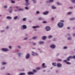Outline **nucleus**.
Instances as JSON below:
<instances>
[{"label": "nucleus", "instance_id": "4c0bfd02", "mask_svg": "<svg viewBox=\"0 0 75 75\" xmlns=\"http://www.w3.org/2000/svg\"><path fill=\"white\" fill-rule=\"evenodd\" d=\"M57 5H61V4L59 3V2H58L57 3Z\"/></svg>", "mask_w": 75, "mask_h": 75}, {"label": "nucleus", "instance_id": "69168bd1", "mask_svg": "<svg viewBox=\"0 0 75 75\" xmlns=\"http://www.w3.org/2000/svg\"><path fill=\"white\" fill-rule=\"evenodd\" d=\"M10 8H12V7H11Z\"/></svg>", "mask_w": 75, "mask_h": 75}, {"label": "nucleus", "instance_id": "6ab92c4d", "mask_svg": "<svg viewBox=\"0 0 75 75\" xmlns=\"http://www.w3.org/2000/svg\"><path fill=\"white\" fill-rule=\"evenodd\" d=\"M6 18L8 19H11L12 18L10 16H7Z\"/></svg>", "mask_w": 75, "mask_h": 75}, {"label": "nucleus", "instance_id": "bb28decb", "mask_svg": "<svg viewBox=\"0 0 75 75\" xmlns=\"http://www.w3.org/2000/svg\"><path fill=\"white\" fill-rule=\"evenodd\" d=\"M53 1H54V0H50V1H49V2H50V3H52V2H53Z\"/></svg>", "mask_w": 75, "mask_h": 75}, {"label": "nucleus", "instance_id": "ea45409f", "mask_svg": "<svg viewBox=\"0 0 75 75\" xmlns=\"http://www.w3.org/2000/svg\"><path fill=\"white\" fill-rule=\"evenodd\" d=\"M25 9L26 10H28V9H29V8H28L27 7H25Z\"/></svg>", "mask_w": 75, "mask_h": 75}, {"label": "nucleus", "instance_id": "39448f33", "mask_svg": "<svg viewBox=\"0 0 75 75\" xmlns=\"http://www.w3.org/2000/svg\"><path fill=\"white\" fill-rule=\"evenodd\" d=\"M33 53L32 54V55H33V56H34V55H38V54L36 53H35L34 52H33Z\"/></svg>", "mask_w": 75, "mask_h": 75}, {"label": "nucleus", "instance_id": "e433bc0d", "mask_svg": "<svg viewBox=\"0 0 75 75\" xmlns=\"http://www.w3.org/2000/svg\"><path fill=\"white\" fill-rule=\"evenodd\" d=\"M68 14L70 15L71 14H72V12H69L68 13Z\"/></svg>", "mask_w": 75, "mask_h": 75}, {"label": "nucleus", "instance_id": "680f3d73", "mask_svg": "<svg viewBox=\"0 0 75 75\" xmlns=\"http://www.w3.org/2000/svg\"><path fill=\"white\" fill-rule=\"evenodd\" d=\"M26 36H27V35H28V34H26Z\"/></svg>", "mask_w": 75, "mask_h": 75}, {"label": "nucleus", "instance_id": "09e8293b", "mask_svg": "<svg viewBox=\"0 0 75 75\" xmlns=\"http://www.w3.org/2000/svg\"><path fill=\"white\" fill-rule=\"evenodd\" d=\"M33 45H36V43H33Z\"/></svg>", "mask_w": 75, "mask_h": 75}, {"label": "nucleus", "instance_id": "b1692460", "mask_svg": "<svg viewBox=\"0 0 75 75\" xmlns=\"http://www.w3.org/2000/svg\"><path fill=\"white\" fill-rule=\"evenodd\" d=\"M6 63L5 62H3L2 63V65H6Z\"/></svg>", "mask_w": 75, "mask_h": 75}, {"label": "nucleus", "instance_id": "a211bd4d", "mask_svg": "<svg viewBox=\"0 0 75 75\" xmlns=\"http://www.w3.org/2000/svg\"><path fill=\"white\" fill-rule=\"evenodd\" d=\"M37 38V37H34L33 38V40H36Z\"/></svg>", "mask_w": 75, "mask_h": 75}, {"label": "nucleus", "instance_id": "4d7b16f0", "mask_svg": "<svg viewBox=\"0 0 75 75\" xmlns=\"http://www.w3.org/2000/svg\"><path fill=\"white\" fill-rule=\"evenodd\" d=\"M61 21L62 22H64V21H62V20H61Z\"/></svg>", "mask_w": 75, "mask_h": 75}, {"label": "nucleus", "instance_id": "4be33fe9", "mask_svg": "<svg viewBox=\"0 0 75 75\" xmlns=\"http://www.w3.org/2000/svg\"><path fill=\"white\" fill-rule=\"evenodd\" d=\"M52 65H53L54 66H55L56 65V63H52Z\"/></svg>", "mask_w": 75, "mask_h": 75}, {"label": "nucleus", "instance_id": "338daca9", "mask_svg": "<svg viewBox=\"0 0 75 75\" xmlns=\"http://www.w3.org/2000/svg\"><path fill=\"white\" fill-rule=\"evenodd\" d=\"M3 69H4V67L3 68Z\"/></svg>", "mask_w": 75, "mask_h": 75}, {"label": "nucleus", "instance_id": "c85d7f7f", "mask_svg": "<svg viewBox=\"0 0 75 75\" xmlns=\"http://www.w3.org/2000/svg\"><path fill=\"white\" fill-rule=\"evenodd\" d=\"M18 10L19 11H23V9H21V8H20Z\"/></svg>", "mask_w": 75, "mask_h": 75}, {"label": "nucleus", "instance_id": "79ce46f5", "mask_svg": "<svg viewBox=\"0 0 75 75\" xmlns=\"http://www.w3.org/2000/svg\"><path fill=\"white\" fill-rule=\"evenodd\" d=\"M9 48L10 49H11V46H9Z\"/></svg>", "mask_w": 75, "mask_h": 75}, {"label": "nucleus", "instance_id": "de8ad7c7", "mask_svg": "<svg viewBox=\"0 0 75 75\" xmlns=\"http://www.w3.org/2000/svg\"><path fill=\"white\" fill-rule=\"evenodd\" d=\"M58 61H61L62 60H61V59H59L58 60Z\"/></svg>", "mask_w": 75, "mask_h": 75}, {"label": "nucleus", "instance_id": "ddd939ff", "mask_svg": "<svg viewBox=\"0 0 75 75\" xmlns=\"http://www.w3.org/2000/svg\"><path fill=\"white\" fill-rule=\"evenodd\" d=\"M42 66L43 68H46L47 67L46 66H45V63H43Z\"/></svg>", "mask_w": 75, "mask_h": 75}, {"label": "nucleus", "instance_id": "e2e57ef3", "mask_svg": "<svg viewBox=\"0 0 75 75\" xmlns=\"http://www.w3.org/2000/svg\"><path fill=\"white\" fill-rule=\"evenodd\" d=\"M1 15H0V17H1Z\"/></svg>", "mask_w": 75, "mask_h": 75}, {"label": "nucleus", "instance_id": "dca6fc26", "mask_svg": "<svg viewBox=\"0 0 75 75\" xmlns=\"http://www.w3.org/2000/svg\"><path fill=\"white\" fill-rule=\"evenodd\" d=\"M18 18V16H16L14 17V20H17Z\"/></svg>", "mask_w": 75, "mask_h": 75}, {"label": "nucleus", "instance_id": "9b49d317", "mask_svg": "<svg viewBox=\"0 0 75 75\" xmlns=\"http://www.w3.org/2000/svg\"><path fill=\"white\" fill-rule=\"evenodd\" d=\"M48 14V12L46 11L43 13V14L44 15H47V14Z\"/></svg>", "mask_w": 75, "mask_h": 75}, {"label": "nucleus", "instance_id": "603ef678", "mask_svg": "<svg viewBox=\"0 0 75 75\" xmlns=\"http://www.w3.org/2000/svg\"><path fill=\"white\" fill-rule=\"evenodd\" d=\"M21 55V54L20 53L18 54V55L19 56H20V55Z\"/></svg>", "mask_w": 75, "mask_h": 75}, {"label": "nucleus", "instance_id": "5701e85b", "mask_svg": "<svg viewBox=\"0 0 75 75\" xmlns=\"http://www.w3.org/2000/svg\"><path fill=\"white\" fill-rule=\"evenodd\" d=\"M71 57V59H72V58H73L74 59H75V56H74L73 57L71 56V57Z\"/></svg>", "mask_w": 75, "mask_h": 75}, {"label": "nucleus", "instance_id": "aec40b11", "mask_svg": "<svg viewBox=\"0 0 75 75\" xmlns=\"http://www.w3.org/2000/svg\"><path fill=\"white\" fill-rule=\"evenodd\" d=\"M52 9H56V8H56V7H55L54 6H52Z\"/></svg>", "mask_w": 75, "mask_h": 75}, {"label": "nucleus", "instance_id": "3c124183", "mask_svg": "<svg viewBox=\"0 0 75 75\" xmlns=\"http://www.w3.org/2000/svg\"><path fill=\"white\" fill-rule=\"evenodd\" d=\"M52 20L53 21L54 20V18H52Z\"/></svg>", "mask_w": 75, "mask_h": 75}, {"label": "nucleus", "instance_id": "412c9836", "mask_svg": "<svg viewBox=\"0 0 75 75\" xmlns=\"http://www.w3.org/2000/svg\"><path fill=\"white\" fill-rule=\"evenodd\" d=\"M39 26H33V28H39Z\"/></svg>", "mask_w": 75, "mask_h": 75}, {"label": "nucleus", "instance_id": "864d4df0", "mask_svg": "<svg viewBox=\"0 0 75 75\" xmlns=\"http://www.w3.org/2000/svg\"><path fill=\"white\" fill-rule=\"evenodd\" d=\"M70 8H71V9H72V8H73L72 7H70Z\"/></svg>", "mask_w": 75, "mask_h": 75}, {"label": "nucleus", "instance_id": "c03bdc74", "mask_svg": "<svg viewBox=\"0 0 75 75\" xmlns=\"http://www.w3.org/2000/svg\"><path fill=\"white\" fill-rule=\"evenodd\" d=\"M67 47H64V49H67Z\"/></svg>", "mask_w": 75, "mask_h": 75}, {"label": "nucleus", "instance_id": "f704fd0d", "mask_svg": "<svg viewBox=\"0 0 75 75\" xmlns=\"http://www.w3.org/2000/svg\"><path fill=\"white\" fill-rule=\"evenodd\" d=\"M71 20H75V18H71L70 19Z\"/></svg>", "mask_w": 75, "mask_h": 75}, {"label": "nucleus", "instance_id": "473e14b6", "mask_svg": "<svg viewBox=\"0 0 75 75\" xmlns=\"http://www.w3.org/2000/svg\"><path fill=\"white\" fill-rule=\"evenodd\" d=\"M36 69H37V70H39L40 69V68L39 67H37L36 68Z\"/></svg>", "mask_w": 75, "mask_h": 75}, {"label": "nucleus", "instance_id": "4468645a", "mask_svg": "<svg viewBox=\"0 0 75 75\" xmlns=\"http://www.w3.org/2000/svg\"><path fill=\"white\" fill-rule=\"evenodd\" d=\"M25 75V73H21L20 74H19V75Z\"/></svg>", "mask_w": 75, "mask_h": 75}, {"label": "nucleus", "instance_id": "bf43d9fd", "mask_svg": "<svg viewBox=\"0 0 75 75\" xmlns=\"http://www.w3.org/2000/svg\"><path fill=\"white\" fill-rule=\"evenodd\" d=\"M6 28L7 29H8V26L7 27H6Z\"/></svg>", "mask_w": 75, "mask_h": 75}, {"label": "nucleus", "instance_id": "423d86ee", "mask_svg": "<svg viewBox=\"0 0 75 75\" xmlns=\"http://www.w3.org/2000/svg\"><path fill=\"white\" fill-rule=\"evenodd\" d=\"M50 47L51 48H52L54 49V48H55V45H52Z\"/></svg>", "mask_w": 75, "mask_h": 75}, {"label": "nucleus", "instance_id": "6e6d98bb", "mask_svg": "<svg viewBox=\"0 0 75 75\" xmlns=\"http://www.w3.org/2000/svg\"><path fill=\"white\" fill-rule=\"evenodd\" d=\"M36 3V1H34V3Z\"/></svg>", "mask_w": 75, "mask_h": 75}, {"label": "nucleus", "instance_id": "13d9d810", "mask_svg": "<svg viewBox=\"0 0 75 75\" xmlns=\"http://www.w3.org/2000/svg\"><path fill=\"white\" fill-rule=\"evenodd\" d=\"M73 36H75V33H74L73 34Z\"/></svg>", "mask_w": 75, "mask_h": 75}, {"label": "nucleus", "instance_id": "a19ab883", "mask_svg": "<svg viewBox=\"0 0 75 75\" xmlns=\"http://www.w3.org/2000/svg\"><path fill=\"white\" fill-rule=\"evenodd\" d=\"M36 13L37 14H39V13H40V12H39V11H37Z\"/></svg>", "mask_w": 75, "mask_h": 75}, {"label": "nucleus", "instance_id": "774afa93", "mask_svg": "<svg viewBox=\"0 0 75 75\" xmlns=\"http://www.w3.org/2000/svg\"><path fill=\"white\" fill-rule=\"evenodd\" d=\"M59 54H57V55H59Z\"/></svg>", "mask_w": 75, "mask_h": 75}, {"label": "nucleus", "instance_id": "c756f323", "mask_svg": "<svg viewBox=\"0 0 75 75\" xmlns=\"http://www.w3.org/2000/svg\"><path fill=\"white\" fill-rule=\"evenodd\" d=\"M52 36H51V35L49 36L48 37L49 38H52Z\"/></svg>", "mask_w": 75, "mask_h": 75}, {"label": "nucleus", "instance_id": "0e129e2a", "mask_svg": "<svg viewBox=\"0 0 75 75\" xmlns=\"http://www.w3.org/2000/svg\"><path fill=\"white\" fill-rule=\"evenodd\" d=\"M15 11H17V10H15Z\"/></svg>", "mask_w": 75, "mask_h": 75}, {"label": "nucleus", "instance_id": "0eeeda50", "mask_svg": "<svg viewBox=\"0 0 75 75\" xmlns=\"http://www.w3.org/2000/svg\"><path fill=\"white\" fill-rule=\"evenodd\" d=\"M64 62H66V63L67 64H71V63L67 62V60H64Z\"/></svg>", "mask_w": 75, "mask_h": 75}, {"label": "nucleus", "instance_id": "f8f14e48", "mask_svg": "<svg viewBox=\"0 0 75 75\" xmlns=\"http://www.w3.org/2000/svg\"><path fill=\"white\" fill-rule=\"evenodd\" d=\"M26 58L27 59H28L30 58V55L29 54H28L26 56Z\"/></svg>", "mask_w": 75, "mask_h": 75}, {"label": "nucleus", "instance_id": "a878e982", "mask_svg": "<svg viewBox=\"0 0 75 75\" xmlns=\"http://www.w3.org/2000/svg\"><path fill=\"white\" fill-rule=\"evenodd\" d=\"M43 43L44 42H39V44H43Z\"/></svg>", "mask_w": 75, "mask_h": 75}, {"label": "nucleus", "instance_id": "f257e3e1", "mask_svg": "<svg viewBox=\"0 0 75 75\" xmlns=\"http://www.w3.org/2000/svg\"><path fill=\"white\" fill-rule=\"evenodd\" d=\"M58 25L60 28H62V27H63L64 26V23L60 22L58 24Z\"/></svg>", "mask_w": 75, "mask_h": 75}, {"label": "nucleus", "instance_id": "1a4fd4ad", "mask_svg": "<svg viewBox=\"0 0 75 75\" xmlns=\"http://www.w3.org/2000/svg\"><path fill=\"white\" fill-rule=\"evenodd\" d=\"M26 3L25 4V5L27 6H28V1H29V0H26Z\"/></svg>", "mask_w": 75, "mask_h": 75}, {"label": "nucleus", "instance_id": "49530a36", "mask_svg": "<svg viewBox=\"0 0 75 75\" xmlns=\"http://www.w3.org/2000/svg\"><path fill=\"white\" fill-rule=\"evenodd\" d=\"M11 12H12V10H11L9 11V13H11Z\"/></svg>", "mask_w": 75, "mask_h": 75}, {"label": "nucleus", "instance_id": "393cba45", "mask_svg": "<svg viewBox=\"0 0 75 75\" xmlns=\"http://www.w3.org/2000/svg\"><path fill=\"white\" fill-rule=\"evenodd\" d=\"M23 20L24 21H26V18H24L23 19Z\"/></svg>", "mask_w": 75, "mask_h": 75}, {"label": "nucleus", "instance_id": "a18cd8bd", "mask_svg": "<svg viewBox=\"0 0 75 75\" xmlns=\"http://www.w3.org/2000/svg\"><path fill=\"white\" fill-rule=\"evenodd\" d=\"M47 23V21H44L43 22V23Z\"/></svg>", "mask_w": 75, "mask_h": 75}, {"label": "nucleus", "instance_id": "9d476101", "mask_svg": "<svg viewBox=\"0 0 75 75\" xmlns=\"http://www.w3.org/2000/svg\"><path fill=\"white\" fill-rule=\"evenodd\" d=\"M62 65L58 63L57 64V67H62Z\"/></svg>", "mask_w": 75, "mask_h": 75}, {"label": "nucleus", "instance_id": "7ed1b4c3", "mask_svg": "<svg viewBox=\"0 0 75 75\" xmlns=\"http://www.w3.org/2000/svg\"><path fill=\"white\" fill-rule=\"evenodd\" d=\"M2 50L3 51H8V50L7 49L5 48H3L2 49Z\"/></svg>", "mask_w": 75, "mask_h": 75}, {"label": "nucleus", "instance_id": "37998d69", "mask_svg": "<svg viewBox=\"0 0 75 75\" xmlns=\"http://www.w3.org/2000/svg\"><path fill=\"white\" fill-rule=\"evenodd\" d=\"M28 38H25V39H24V40H27Z\"/></svg>", "mask_w": 75, "mask_h": 75}, {"label": "nucleus", "instance_id": "2f4dec72", "mask_svg": "<svg viewBox=\"0 0 75 75\" xmlns=\"http://www.w3.org/2000/svg\"><path fill=\"white\" fill-rule=\"evenodd\" d=\"M33 72H37V70H33Z\"/></svg>", "mask_w": 75, "mask_h": 75}, {"label": "nucleus", "instance_id": "f3484780", "mask_svg": "<svg viewBox=\"0 0 75 75\" xmlns=\"http://www.w3.org/2000/svg\"><path fill=\"white\" fill-rule=\"evenodd\" d=\"M42 39L43 40H45V39H46V37L45 36H43L42 38Z\"/></svg>", "mask_w": 75, "mask_h": 75}, {"label": "nucleus", "instance_id": "2eb2a0df", "mask_svg": "<svg viewBox=\"0 0 75 75\" xmlns=\"http://www.w3.org/2000/svg\"><path fill=\"white\" fill-rule=\"evenodd\" d=\"M71 57V56H70L69 57L67 58V61H69L70 59V58L71 59V57Z\"/></svg>", "mask_w": 75, "mask_h": 75}, {"label": "nucleus", "instance_id": "6e6552de", "mask_svg": "<svg viewBox=\"0 0 75 75\" xmlns=\"http://www.w3.org/2000/svg\"><path fill=\"white\" fill-rule=\"evenodd\" d=\"M23 28L24 29H27V27L26 25H23Z\"/></svg>", "mask_w": 75, "mask_h": 75}, {"label": "nucleus", "instance_id": "58836bf2", "mask_svg": "<svg viewBox=\"0 0 75 75\" xmlns=\"http://www.w3.org/2000/svg\"><path fill=\"white\" fill-rule=\"evenodd\" d=\"M68 40H71V38L70 37L69 38H68Z\"/></svg>", "mask_w": 75, "mask_h": 75}, {"label": "nucleus", "instance_id": "7c9ffc66", "mask_svg": "<svg viewBox=\"0 0 75 75\" xmlns=\"http://www.w3.org/2000/svg\"><path fill=\"white\" fill-rule=\"evenodd\" d=\"M42 20V18L40 17L38 18V20Z\"/></svg>", "mask_w": 75, "mask_h": 75}, {"label": "nucleus", "instance_id": "f03ea898", "mask_svg": "<svg viewBox=\"0 0 75 75\" xmlns=\"http://www.w3.org/2000/svg\"><path fill=\"white\" fill-rule=\"evenodd\" d=\"M47 31H50L51 30V28L50 26H47L46 27Z\"/></svg>", "mask_w": 75, "mask_h": 75}, {"label": "nucleus", "instance_id": "c9c22d12", "mask_svg": "<svg viewBox=\"0 0 75 75\" xmlns=\"http://www.w3.org/2000/svg\"><path fill=\"white\" fill-rule=\"evenodd\" d=\"M11 2L12 3H15V2L14 1H12V0H11Z\"/></svg>", "mask_w": 75, "mask_h": 75}, {"label": "nucleus", "instance_id": "72a5a7b5", "mask_svg": "<svg viewBox=\"0 0 75 75\" xmlns=\"http://www.w3.org/2000/svg\"><path fill=\"white\" fill-rule=\"evenodd\" d=\"M4 8H7V6H4Z\"/></svg>", "mask_w": 75, "mask_h": 75}, {"label": "nucleus", "instance_id": "052dcab7", "mask_svg": "<svg viewBox=\"0 0 75 75\" xmlns=\"http://www.w3.org/2000/svg\"><path fill=\"white\" fill-rule=\"evenodd\" d=\"M18 8V6L16 7V8Z\"/></svg>", "mask_w": 75, "mask_h": 75}, {"label": "nucleus", "instance_id": "8fccbe9b", "mask_svg": "<svg viewBox=\"0 0 75 75\" xmlns=\"http://www.w3.org/2000/svg\"><path fill=\"white\" fill-rule=\"evenodd\" d=\"M67 29H68V30H69V29H70V28L68 27L67 28Z\"/></svg>", "mask_w": 75, "mask_h": 75}, {"label": "nucleus", "instance_id": "5fc2aeb1", "mask_svg": "<svg viewBox=\"0 0 75 75\" xmlns=\"http://www.w3.org/2000/svg\"><path fill=\"white\" fill-rule=\"evenodd\" d=\"M18 48H21V47H20V46H18Z\"/></svg>", "mask_w": 75, "mask_h": 75}, {"label": "nucleus", "instance_id": "20e7f679", "mask_svg": "<svg viewBox=\"0 0 75 75\" xmlns=\"http://www.w3.org/2000/svg\"><path fill=\"white\" fill-rule=\"evenodd\" d=\"M34 73L33 72H31V71H29L28 72V75H33Z\"/></svg>", "mask_w": 75, "mask_h": 75}, {"label": "nucleus", "instance_id": "cd10ccee", "mask_svg": "<svg viewBox=\"0 0 75 75\" xmlns=\"http://www.w3.org/2000/svg\"><path fill=\"white\" fill-rule=\"evenodd\" d=\"M72 0V3H75V0Z\"/></svg>", "mask_w": 75, "mask_h": 75}]
</instances>
